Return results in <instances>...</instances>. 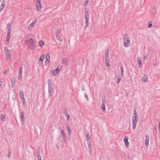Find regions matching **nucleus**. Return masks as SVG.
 Wrapping results in <instances>:
<instances>
[{
  "label": "nucleus",
  "instance_id": "1",
  "mask_svg": "<svg viewBox=\"0 0 160 160\" xmlns=\"http://www.w3.org/2000/svg\"><path fill=\"white\" fill-rule=\"evenodd\" d=\"M33 35L32 34H29L27 37V39L25 41V43L28 48L31 50L35 49V42L32 39Z\"/></svg>",
  "mask_w": 160,
  "mask_h": 160
},
{
  "label": "nucleus",
  "instance_id": "2",
  "mask_svg": "<svg viewBox=\"0 0 160 160\" xmlns=\"http://www.w3.org/2000/svg\"><path fill=\"white\" fill-rule=\"evenodd\" d=\"M123 39L124 46L125 47H128L130 42V38L128 37V34H124L123 35Z\"/></svg>",
  "mask_w": 160,
  "mask_h": 160
},
{
  "label": "nucleus",
  "instance_id": "3",
  "mask_svg": "<svg viewBox=\"0 0 160 160\" xmlns=\"http://www.w3.org/2000/svg\"><path fill=\"white\" fill-rule=\"evenodd\" d=\"M138 119V114L135 115V116L133 115L132 116V127L133 129H135Z\"/></svg>",
  "mask_w": 160,
  "mask_h": 160
},
{
  "label": "nucleus",
  "instance_id": "4",
  "mask_svg": "<svg viewBox=\"0 0 160 160\" xmlns=\"http://www.w3.org/2000/svg\"><path fill=\"white\" fill-rule=\"evenodd\" d=\"M62 68V66H59V65L57 68L53 70V72H52V74L53 76H56L58 73H59L60 71L61 70Z\"/></svg>",
  "mask_w": 160,
  "mask_h": 160
},
{
  "label": "nucleus",
  "instance_id": "5",
  "mask_svg": "<svg viewBox=\"0 0 160 160\" xmlns=\"http://www.w3.org/2000/svg\"><path fill=\"white\" fill-rule=\"evenodd\" d=\"M4 50L7 59H9L11 58V55L7 47H5Z\"/></svg>",
  "mask_w": 160,
  "mask_h": 160
},
{
  "label": "nucleus",
  "instance_id": "6",
  "mask_svg": "<svg viewBox=\"0 0 160 160\" xmlns=\"http://www.w3.org/2000/svg\"><path fill=\"white\" fill-rule=\"evenodd\" d=\"M36 4L37 10L38 11H40L42 8V4L41 3V0L37 1Z\"/></svg>",
  "mask_w": 160,
  "mask_h": 160
},
{
  "label": "nucleus",
  "instance_id": "7",
  "mask_svg": "<svg viewBox=\"0 0 160 160\" xmlns=\"http://www.w3.org/2000/svg\"><path fill=\"white\" fill-rule=\"evenodd\" d=\"M22 67H20L19 69L18 73V78L19 80L22 79Z\"/></svg>",
  "mask_w": 160,
  "mask_h": 160
},
{
  "label": "nucleus",
  "instance_id": "8",
  "mask_svg": "<svg viewBox=\"0 0 160 160\" xmlns=\"http://www.w3.org/2000/svg\"><path fill=\"white\" fill-rule=\"evenodd\" d=\"M149 140V137L148 135H147L146 136L145 145L146 147H147L148 146V143Z\"/></svg>",
  "mask_w": 160,
  "mask_h": 160
},
{
  "label": "nucleus",
  "instance_id": "9",
  "mask_svg": "<svg viewBox=\"0 0 160 160\" xmlns=\"http://www.w3.org/2000/svg\"><path fill=\"white\" fill-rule=\"evenodd\" d=\"M37 22V19H34L33 22H32L29 25L28 27V28L29 29H31V28H32L34 25Z\"/></svg>",
  "mask_w": 160,
  "mask_h": 160
},
{
  "label": "nucleus",
  "instance_id": "10",
  "mask_svg": "<svg viewBox=\"0 0 160 160\" xmlns=\"http://www.w3.org/2000/svg\"><path fill=\"white\" fill-rule=\"evenodd\" d=\"M5 0H3L1 3V5L0 6V12L2 11L4 8L5 6Z\"/></svg>",
  "mask_w": 160,
  "mask_h": 160
},
{
  "label": "nucleus",
  "instance_id": "11",
  "mask_svg": "<svg viewBox=\"0 0 160 160\" xmlns=\"http://www.w3.org/2000/svg\"><path fill=\"white\" fill-rule=\"evenodd\" d=\"M137 59L139 67L140 68H141L142 66L141 59L139 57Z\"/></svg>",
  "mask_w": 160,
  "mask_h": 160
},
{
  "label": "nucleus",
  "instance_id": "12",
  "mask_svg": "<svg viewBox=\"0 0 160 160\" xmlns=\"http://www.w3.org/2000/svg\"><path fill=\"white\" fill-rule=\"evenodd\" d=\"M105 62L107 67H108L110 66L109 61V56L106 57L105 59Z\"/></svg>",
  "mask_w": 160,
  "mask_h": 160
},
{
  "label": "nucleus",
  "instance_id": "13",
  "mask_svg": "<svg viewBox=\"0 0 160 160\" xmlns=\"http://www.w3.org/2000/svg\"><path fill=\"white\" fill-rule=\"evenodd\" d=\"M89 12L86 10L85 13V19H89Z\"/></svg>",
  "mask_w": 160,
  "mask_h": 160
},
{
  "label": "nucleus",
  "instance_id": "14",
  "mask_svg": "<svg viewBox=\"0 0 160 160\" xmlns=\"http://www.w3.org/2000/svg\"><path fill=\"white\" fill-rule=\"evenodd\" d=\"M120 73L122 77H123L124 75V69L123 66L122 65L120 66Z\"/></svg>",
  "mask_w": 160,
  "mask_h": 160
},
{
  "label": "nucleus",
  "instance_id": "15",
  "mask_svg": "<svg viewBox=\"0 0 160 160\" xmlns=\"http://www.w3.org/2000/svg\"><path fill=\"white\" fill-rule=\"evenodd\" d=\"M128 138L127 137V138H125L124 139V142L127 147H129V143L128 141Z\"/></svg>",
  "mask_w": 160,
  "mask_h": 160
},
{
  "label": "nucleus",
  "instance_id": "16",
  "mask_svg": "<svg viewBox=\"0 0 160 160\" xmlns=\"http://www.w3.org/2000/svg\"><path fill=\"white\" fill-rule=\"evenodd\" d=\"M10 33L11 32H7L6 39V42H8L10 39Z\"/></svg>",
  "mask_w": 160,
  "mask_h": 160
},
{
  "label": "nucleus",
  "instance_id": "17",
  "mask_svg": "<svg viewBox=\"0 0 160 160\" xmlns=\"http://www.w3.org/2000/svg\"><path fill=\"white\" fill-rule=\"evenodd\" d=\"M44 58V55H42L41 56L39 60L38 61V63H40V62L41 61L42 62H41V64H42V62L43 61Z\"/></svg>",
  "mask_w": 160,
  "mask_h": 160
},
{
  "label": "nucleus",
  "instance_id": "18",
  "mask_svg": "<svg viewBox=\"0 0 160 160\" xmlns=\"http://www.w3.org/2000/svg\"><path fill=\"white\" fill-rule=\"evenodd\" d=\"M48 91L50 95L51 92H52V86H48Z\"/></svg>",
  "mask_w": 160,
  "mask_h": 160
},
{
  "label": "nucleus",
  "instance_id": "19",
  "mask_svg": "<svg viewBox=\"0 0 160 160\" xmlns=\"http://www.w3.org/2000/svg\"><path fill=\"white\" fill-rule=\"evenodd\" d=\"M148 79V77L147 75H144L142 78V81L144 82L147 81Z\"/></svg>",
  "mask_w": 160,
  "mask_h": 160
},
{
  "label": "nucleus",
  "instance_id": "20",
  "mask_svg": "<svg viewBox=\"0 0 160 160\" xmlns=\"http://www.w3.org/2000/svg\"><path fill=\"white\" fill-rule=\"evenodd\" d=\"M62 64L67 65L68 64V59L66 58H63L62 60Z\"/></svg>",
  "mask_w": 160,
  "mask_h": 160
},
{
  "label": "nucleus",
  "instance_id": "21",
  "mask_svg": "<svg viewBox=\"0 0 160 160\" xmlns=\"http://www.w3.org/2000/svg\"><path fill=\"white\" fill-rule=\"evenodd\" d=\"M61 133L62 135V139H63L64 141H65V136L64 133V130L62 129L61 131Z\"/></svg>",
  "mask_w": 160,
  "mask_h": 160
},
{
  "label": "nucleus",
  "instance_id": "22",
  "mask_svg": "<svg viewBox=\"0 0 160 160\" xmlns=\"http://www.w3.org/2000/svg\"><path fill=\"white\" fill-rule=\"evenodd\" d=\"M46 60L47 61H48V63H49L50 62V56L49 54H47L46 55Z\"/></svg>",
  "mask_w": 160,
  "mask_h": 160
},
{
  "label": "nucleus",
  "instance_id": "23",
  "mask_svg": "<svg viewBox=\"0 0 160 160\" xmlns=\"http://www.w3.org/2000/svg\"><path fill=\"white\" fill-rule=\"evenodd\" d=\"M15 83V78H12L11 79V84L12 87H13L14 86Z\"/></svg>",
  "mask_w": 160,
  "mask_h": 160
},
{
  "label": "nucleus",
  "instance_id": "24",
  "mask_svg": "<svg viewBox=\"0 0 160 160\" xmlns=\"http://www.w3.org/2000/svg\"><path fill=\"white\" fill-rule=\"evenodd\" d=\"M67 128L68 129V134L70 135L71 134V130L70 127L68 125L67 126Z\"/></svg>",
  "mask_w": 160,
  "mask_h": 160
},
{
  "label": "nucleus",
  "instance_id": "25",
  "mask_svg": "<svg viewBox=\"0 0 160 160\" xmlns=\"http://www.w3.org/2000/svg\"><path fill=\"white\" fill-rule=\"evenodd\" d=\"M64 113L67 118V121H69L70 118V117L68 112L67 111H66L65 112H64Z\"/></svg>",
  "mask_w": 160,
  "mask_h": 160
},
{
  "label": "nucleus",
  "instance_id": "26",
  "mask_svg": "<svg viewBox=\"0 0 160 160\" xmlns=\"http://www.w3.org/2000/svg\"><path fill=\"white\" fill-rule=\"evenodd\" d=\"M11 23H8L7 25L8 32H11Z\"/></svg>",
  "mask_w": 160,
  "mask_h": 160
},
{
  "label": "nucleus",
  "instance_id": "27",
  "mask_svg": "<svg viewBox=\"0 0 160 160\" xmlns=\"http://www.w3.org/2000/svg\"><path fill=\"white\" fill-rule=\"evenodd\" d=\"M86 137L87 138V142H91L90 140H89V139L90 138V136L89 135V132H87L86 134Z\"/></svg>",
  "mask_w": 160,
  "mask_h": 160
},
{
  "label": "nucleus",
  "instance_id": "28",
  "mask_svg": "<svg viewBox=\"0 0 160 160\" xmlns=\"http://www.w3.org/2000/svg\"><path fill=\"white\" fill-rule=\"evenodd\" d=\"M101 108L103 111H105V109H106V108H105V107L104 102H102Z\"/></svg>",
  "mask_w": 160,
  "mask_h": 160
},
{
  "label": "nucleus",
  "instance_id": "29",
  "mask_svg": "<svg viewBox=\"0 0 160 160\" xmlns=\"http://www.w3.org/2000/svg\"><path fill=\"white\" fill-rule=\"evenodd\" d=\"M85 20H86V23H85V28L86 29L88 26L89 21V19H85Z\"/></svg>",
  "mask_w": 160,
  "mask_h": 160
},
{
  "label": "nucleus",
  "instance_id": "30",
  "mask_svg": "<svg viewBox=\"0 0 160 160\" xmlns=\"http://www.w3.org/2000/svg\"><path fill=\"white\" fill-rule=\"evenodd\" d=\"M5 115L2 114H1V116L0 119L2 122L4 121L5 119Z\"/></svg>",
  "mask_w": 160,
  "mask_h": 160
},
{
  "label": "nucleus",
  "instance_id": "31",
  "mask_svg": "<svg viewBox=\"0 0 160 160\" xmlns=\"http://www.w3.org/2000/svg\"><path fill=\"white\" fill-rule=\"evenodd\" d=\"M39 45L41 47H42V46L44 44V42L42 41H40L39 42Z\"/></svg>",
  "mask_w": 160,
  "mask_h": 160
},
{
  "label": "nucleus",
  "instance_id": "32",
  "mask_svg": "<svg viewBox=\"0 0 160 160\" xmlns=\"http://www.w3.org/2000/svg\"><path fill=\"white\" fill-rule=\"evenodd\" d=\"M61 32L60 30L59 29H58L55 32L56 36H57L59 35V33Z\"/></svg>",
  "mask_w": 160,
  "mask_h": 160
},
{
  "label": "nucleus",
  "instance_id": "33",
  "mask_svg": "<svg viewBox=\"0 0 160 160\" xmlns=\"http://www.w3.org/2000/svg\"><path fill=\"white\" fill-rule=\"evenodd\" d=\"M52 83L50 79H49L48 80V86H52Z\"/></svg>",
  "mask_w": 160,
  "mask_h": 160
},
{
  "label": "nucleus",
  "instance_id": "34",
  "mask_svg": "<svg viewBox=\"0 0 160 160\" xmlns=\"http://www.w3.org/2000/svg\"><path fill=\"white\" fill-rule=\"evenodd\" d=\"M150 12L151 14H153L155 12V9L154 8H152L150 10Z\"/></svg>",
  "mask_w": 160,
  "mask_h": 160
},
{
  "label": "nucleus",
  "instance_id": "35",
  "mask_svg": "<svg viewBox=\"0 0 160 160\" xmlns=\"http://www.w3.org/2000/svg\"><path fill=\"white\" fill-rule=\"evenodd\" d=\"M21 117L22 118V121H24V113H23V112H21Z\"/></svg>",
  "mask_w": 160,
  "mask_h": 160
},
{
  "label": "nucleus",
  "instance_id": "36",
  "mask_svg": "<svg viewBox=\"0 0 160 160\" xmlns=\"http://www.w3.org/2000/svg\"><path fill=\"white\" fill-rule=\"evenodd\" d=\"M87 144L88 146V148L89 149H92L91 142H87Z\"/></svg>",
  "mask_w": 160,
  "mask_h": 160
},
{
  "label": "nucleus",
  "instance_id": "37",
  "mask_svg": "<svg viewBox=\"0 0 160 160\" xmlns=\"http://www.w3.org/2000/svg\"><path fill=\"white\" fill-rule=\"evenodd\" d=\"M56 37L59 41H60L61 42L62 41V40L61 38L60 37L59 35L57 36H56Z\"/></svg>",
  "mask_w": 160,
  "mask_h": 160
},
{
  "label": "nucleus",
  "instance_id": "38",
  "mask_svg": "<svg viewBox=\"0 0 160 160\" xmlns=\"http://www.w3.org/2000/svg\"><path fill=\"white\" fill-rule=\"evenodd\" d=\"M109 49H108L106 51L105 53L106 57H108V53L109 52Z\"/></svg>",
  "mask_w": 160,
  "mask_h": 160
},
{
  "label": "nucleus",
  "instance_id": "39",
  "mask_svg": "<svg viewBox=\"0 0 160 160\" xmlns=\"http://www.w3.org/2000/svg\"><path fill=\"white\" fill-rule=\"evenodd\" d=\"M121 77H118V79L117 81V84H118L120 82V81H121Z\"/></svg>",
  "mask_w": 160,
  "mask_h": 160
},
{
  "label": "nucleus",
  "instance_id": "40",
  "mask_svg": "<svg viewBox=\"0 0 160 160\" xmlns=\"http://www.w3.org/2000/svg\"><path fill=\"white\" fill-rule=\"evenodd\" d=\"M37 158L38 160H42L41 157L39 154L37 155Z\"/></svg>",
  "mask_w": 160,
  "mask_h": 160
},
{
  "label": "nucleus",
  "instance_id": "41",
  "mask_svg": "<svg viewBox=\"0 0 160 160\" xmlns=\"http://www.w3.org/2000/svg\"><path fill=\"white\" fill-rule=\"evenodd\" d=\"M88 0H86V2L84 3V6H85L87 5L88 4Z\"/></svg>",
  "mask_w": 160,
  "mask_h": 160
},
{
  "label": "nucleus",
  "instance_id": "42",
  "mask_svg": "<svg viewBox=\"0 0 160 160\" xmlns=\"http://www.w3.org/2000/svg\"><path fill=\"white\" fill-rule=\"evenodd\" d=\"M138 114L137 113V112L136 110H134L133 112V115L135 116V115Z\"/></svg>",
  "mask_w": 160,
  "mask_h": 160
},
{
  "label": "nucleus",
  "instance_id": "43",
  "mask_svg": "<svg viewBox=\"0 0 160 160\" xmlns=\"http://www.w3.org/2000/svg\"><path fill=\"white\" fill-rule=\"evenodd\" d=\"M84 97H85V98L87 100H88V95L87 94L85 93L84 94Z\"/></svg>",
  "mask_w": 160,
  "mask_h": 160
},
{
  "label": "nucleus",
  "instance_id": "44",
  "mask_svg": "<svg viewBox=\"0 0 160 160\" xmlns=\"http://www.w3.org/2000/svg\"><path fill=\"white\" fill-rule=\"evenodd\" d=\"M20 96L24 95L23 92L22 91H20L19 93Z\"/></svg>",
  "mask_w": 160,
  "mask_h": 160
},
{
  "label": "nucleus",
  "instance_id": "45",
  "mask_svg": "<svg viewBox=\"0 0 160 160\" xmlns=\"http://www.w3.org/2000/svg\"><path fill=\"white\" fill-rule=\"evenodd\" d=\"M22 101L23 103V104L24 103L25 104L26 102H25V98L22 99Z\"/></svg>",
  "mask_w": 160,
  "mask_h": 160
},
{
  "label": "nucleus",
  "instance_id": "46",
  "mask_svg": "<svg viewBox=\"0 0 160 160\" xmlns=\"http://www.w3.org/2000/svg\"><path fill=\"white\" fill-rule=\"evenodd\" d=\"M152 23H149L148 25V27L149 28L151 27L152 26Z\"/></svg>",
  "mask_w": 160,
  "mask_h": 160
},
{
  "label": "nucleus",
  "instance_id": "47",
  "mask_svg": "<svg viewBox=\"0 0 160 160\" xmlns=\"http://www.w3.org/2000/svg\"><path fill=\"white\" fill-rule=\"evenodd\" d=\"M10 155H11V152H8V158H9L10 157Z\"/></svg>",
  "mask_w": 160,
  "mask_h": 160
},
{
  "label": "nucleus",
  "instance_id": "48",
  "mask_svg": "<svg viewBox=\"0 0 160 160\" xmlns=\"http://www.w3.org/2000/svg\"><path fill=\"white\" fill-rule=\"evenodd\" d=\"M20 98H21L22 100L25 99V98H24V95L20 96Z\"/></svg>",
  "mask_w": 160,
  "mask_h": 160
},
{
  "label": "nucleus",
  "instance_id": "49",
  "mask_svg": "<svg viewBox=\"0 0 160 160\" xmlns=\"http://www.w3.org/2000/svg\"><path fill=\"white\" fill-rule=\"evenodd\" d=\"M158 128L159 130H160V122H159Z\"/></svg>",
  "mask_w": 160,
  "mask_h": 160
},
{
  "label": "nucleus",
  "instance_id": "50",
  "mask_svg": "<svg viewBox=\"0 0 160 160\" xmlns=\"http://www.w3.org/2000/svg\"><path fill=\"white\" fill-rule=\"evenodd\" d=\"M144 60H146L147 59V56H144Z\"/></svg>",
  "mask_w": 160,
  "mask_h": 160
},
{
  "label": "nucleus",
  "instance_id": "51",
  "mask_svg": "<svg viewBox=\"0 0 160 160\" xmlns=\"http://www.w3.org/2000/svg\"><path fill=\"white\" fill-rule=\"evenodd\" d=\"M7 70H6L3 73L4 74H6L7 73Z\"/></svg>",
  "mask_w": 160,
  "mask_h": 160
},
{
  "label": "nucleus",
  "instance_id": "52",
  "mask_svg": "<svg viewBox=\"0 0 160 160\" xmlns=\"http://www.w3.org/2000/svg\"><path fill=\"white\" fill-rule=\"evenodd\" d=\"M92 149L89 150V152L91 154V153H92Z\"/></svg>",
  "mask_w": 160,
  "mask_h": 160
},
{
  "label": "nucleus",
  "instance_id": "53",
  "mask_svg": "<svg viewBox=\"0 0 160 160\" xmlns=\"http://www.w3.org/2000/svg\"><path fill=\"white\" fill-rule=\"evenodd\" d=\"M2 82L0 80V86H1V85L2 84Z\"/></svg>",
  "mask_w": 160,
  "mask_h": 160
},
{
  "label": "nucleus",
  "instance_id": "54",
  "mask_svg": "<svg viewBox=\"0 0 160 160\" xmlns=\"http://www.w3.org/2000/svg\"><path fill=\"white\" fill-rule=\"evenodd\" d=\"M158 64L157 63H155V64H153V65L154 66H156Z\"/></svg>",
  "mask_w": 160,
  "mask_h": 160
},
{
  "label": "nucleus",
  "instance_id": "55",
  "mask_svg": "<svg viewBox=\"0 0 160 160\" xmlns=\"http://www.w3.org/2000/svg\"><path fill=\"white\" fill-rule=\"evenodd\" d=\"M82 90L84 91L85 90V88L83 87V88L82 89Z\"/></svg>",
  "mask_w": 160,
  "mask_h": 160
},
{
  "label": "nucleus",
  "instance_id": "56",
  "mask_svg": "<svg viewBox=\"0 0 160 160\" xmlns=\"http://www.w3.org/2000/svg\"><path fill=\"white\" fill-rule=\"evenodd\" d=\"M58 149L59 148V147L58 146Z\"/></svg>",
  "mask_w": 160,
  "mask_h": 160
}]
</instances>
